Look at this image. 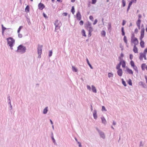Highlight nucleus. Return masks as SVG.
Returning <instances> with one entry per match:
<instances>
[{"label":"nucleus","mask_w":147,"mask_h":147,"mask_svg":"<svg viewBox=\"0 0 147 147\" xmlns=\"http://www.w3.org/2000/svg\"><path fill=\"white\" fill-rule=\"evenodd\" d=\"M26 49L25 47L22 45H19L17 47V52L20 53H24L26 51Z\"/></svg>","instance_id":"obj_1"},{"label":"nucleus","mask_w":147,"mask_h":147,"mask_svg":"<svg viewBox=\"0 0 147 147\" xmlns=\"http://www.w3.org/2000/svg\"><path fill=\"white\" fill-rule=\"evenodd\" d=\"M7 44L10 47V49L12 50L13 47L15 43V40L13 38L10 37L7 38Z\"/></svg>","instance_id":"obj_2"},{"label":"nucleus","mask_w":147,"mask_h":147,"mask_svg":"<svg viewBox=\"0 0 147 147\" xmlns=\"http://www.w3.org/2000/svg\"><path fill=\"white\" fill-rule=\"evenodd\" d=\"M54 25L55 27V31L58 32V30L60 28L61 26V23L60 22L57 20L55 21Z\"/></svg>","instance_id":"obj_3"},{"label":"nucleus","mask_w":147,"mask_h":147,"mask_svg":"<svg viewBox=\"0 0 147 147\" xmlns=\"http://www.w3.org/2000/svg\"><path fill=\"white\" fill-rule=\"evenodd\" d=\"M96 129L98 132V133L99 134L100 137L103 139H105V136L104 133L103 132L100 130L97 127L96 128Z\"/></svg>","instance_id":"obj_4"},{"label":"nucleus","mask_w":147,"mask_h":147,"mask_svg":"<svg viewBox=\"0 0 147 147\" xmlns=\"http://www.w3.org/2000/svg\"><path fill=\"white\" fill-rule=\"evenodd\" d=\"M43 46L39 44L38 45L37 52L39 55H41L42 53V49Z\"/></svg>","instance_id":"obj_5"},{"label":"nucleus","mask_w":147,"mask_h":147,"mask_svg":"<svg viewBox=\"0 0 147 147\" xmlns=\"http://www.w3.org/2000/svg\"><path fill=\"white\" fill-rule=\"evenodd\" d=\"M119 59L120 60V62H121L122 67L123 68L125 67L126 65L125 61L120 57H119Z\"/></svg>","instance_id":"obj_6"},{"label":"nucleus","mask_w":147,"mask_h":147,"mask_svg":"<svg viewBox=\"0 0 147 147\" xmlns=\"http://www.w3.org/2000/svg\"><path fill=\"white\" fill-rule=\"evenodd\" d=\"M131 42L134 43V45H136L138 44V41L136 38H134L133 39H131Z\"/></svg>","instance_id":"obj_7"},{"label":"nucleus","mask_w":147,"mask_h":147,"mask_svg":"<svg viewBox=\"0 0 147 147\" xmlns=\"http://www.w3.org/2000/svg\"><path fill=\"white\" fill-rule=\"evenodd\" d=\"M38 9L40 10H42L45 7L44 4L42 3H40L38 4Z\"/></svg>","instance_id":"obj_8"},{"label":"nucleus","mask_w":147,"mask_h":147,"mask_svg":"<svg viewBox=\"0 0 147 147\" xmlns=\"http://www.w3.org/2000/svg\"><path fill=\"white\" fill-rule=\"evenodd\" d=\"M76 19L77 20H80L81 18V15L80 14V12L78 11L76 15Z\"/></svg>","instance_id":"obj_9"},{"label":"nucleus","mask_w":147,"mask_h":147,"mask_svg":"<svg viewBox=\"0 0 147 147\" xmlns=\"http://www.w3.org/2000/svg\"><path fill=\"white\" fill-rule=\"evenodd\" d=\"M118 75L119 76H121L123 74V71L122 69L118 70L117 71Z\"/></svg>","instance_id":"obj_10"},{"label":"nucleus","mask_w":147,"mask_h":147,"mask_svg":"<svg viewBox=\"0 0 147 147\" xmlns=\"http://www.w3.org/2000/svg\"><path fill=\"white\" fill-rule=\"evenodd\" d=\"M93 114L94 118L96 119L97 118V111L96 110H94Z\"/></svg>","instance_id":"obj_11"},{"label":"nucleus","mask_w":147,"mask_h":147,"mask_svg":"<svg viewBox=\"0 0 147 147\" xmlns=\"http://www.w3.org/2000/svg\"><path fill=\"white\" fill-rule=\"evenodd\" d=\"M126 71L127 72V73H129V74L132 75L133 74V72L132 70L129 69L128 67H127L126 68Z\"/></svg>","instance_id":"obj_12"},{"label":"nucleus","mask_w":147,"mask_h":147,"mask_svg":"<svg viewBox=\"0 0 147 147\" xmlns=\"http://www.w3.org/2000/svg\"><path fill=\"white\" fill-rule=\"evenodd\" d=\"M85 27L86 28V29L88 30L89 31H93V29L92 27L91 26H85Z\"/></svg>","instance_id":"obj_13"},{"label":"nucleus","mask_w":147,"mask_h":147,"mask_svg":"<svg viewBox=\"0 0 147 147\" xmlns=\"http://www.w3.org/2000/svg\"><path fill=\"white\" fill-rule=\"evenodd\" d=\"M101 119L102 123L104 124H106L107 122L104 117H101Z\"/></svg>","instance_id":"obj_14"},{"label":"nucleus","mask_w":147,"mask_h":147,"mask_svg":"<svg viewBox=\"0 0 147 147\" xmlns=\"http://www.w3.org/2000/svg\"><path fill=\"white\" fill-rule=\"evenodd\" d=\"M133 51L135 53H138L137 48L135 45H134V46Z\"/></svg>","instance_id":"obj_15"},{"label":"nucleus","mask_w":147,"mask_h":147,"mask_svg":"<svg viewBox=\"0 0 147 147\" xmlns=\"http://www.w3.org/2000/svg\"><path fill=\"white\" fill-rule=\"evenodd\" d=\"M48 107H46L43 110V113L44 114H45L47 113V112L48 111Z\"/></svg>","instance_id":"obj_16"},{"label":"nucleus","mask_w":147,"mask_h":147,"mask_svg":"<svg viewBox=\"0 0 147 147\" xmlns=\"http://www.w3.org/2000/svg\"><path fill=\"white\" fill-rule=\"evenodd\" d=\"M141 40V41L140 42V46L141 47L143 48H144V41H143L142 40Z\"/></svg>","instance_id":"obj_17"},{"label":"nucleus","mask_w":147,"mask_h":147,"mask_svg":"<svg viewBox=\"0 0 147 147\" xmlns=\"http://www.w3.org/2000/svg\"><path fill=\"white\" fill-rule=\"evenodd\" d=\"M139 84L141 86H142V87L144 88H145L146 86L145 84L143 83L142 81H141L139 82Z\"/></svg>","instance_id":"obj_18"},{"label":"nucleus","mask_w":147,"mask_h":147,"mask_svg":"<svg viewBox=\"0 0 147 147\" xmlns=\"http://www.w3.org/2000/svg\"><path fill=\"white\" fill-rule=\"evenodd\" d=\"M144 54V53H140V56L139 57V58L140 60L142 61L143 60V56Z\"/></svg>","instance_id":"obj_19"},{"label":"nucleus","mask_w":147,"mask_h":147,"mask_svg":"<svg viewBox=\"0 0 147 147\" xmlns=\"http://www.w3.org/2000/svg\"><path fill=\"white\" fill-rule=\"evenodd\" d=\"M92 90L93 92L96 93L97 91L96 90V88L93 85H92Z\"/></svg>","instance_id":"obj_20"},{"label":"nucleus","mask_w":147,"mask_h":147,"mask_svg":"<svg viewBox=\"0 0 147 147\" xmlns=\"http://www.w3.org/2000/svg\"><path fill=\"white\" fill-rule=\"evenodd\" d=\"M86 61H87V64H88V65H89V66L90 67L91 69H93V67L90 64V62H89V61L88 60V59L87 58H86Z\"/></svg>","instance_id":"obj_21"},{"label":"nucleus","mask_w":147,"mask_h":147,"mask_svg":"<svg viewBox=\"0 0 147 147\" xmlns=\"http://www.w3.org/2000/svg\"><path fill=\"white\" fill-rule=\"evenodd\" d=\"M2 26V31H4L5 30H8V29H12L11 28H5V27H4L3 25V24L1 25Z\"/></svg>","instance_id":"obj_22"},{"label":"nucleus","mask_w":147,"mask_h":147,"mask_svg":"<svg viewBox=\"0 0 147 147\" xmlns=\"http://www.w3.org/2000/svg\"><path fill=\"white\" fill-rule=\"evenodd\" d=\"M29 9H30V7H29V6L28 5H27L26 6V7L25 8V11H26L27 12H29L30 11Z\"/></svg>","instance_id":"obj_23"},{"label":"nucleus","mask_w":147,"mask_h":147,"mask_svg":"<svg viewBox=\"0 0 147 147\" xmlns=\"http://www.w3.org/2000/svg\"><path fill=\"white\" fill-rule=\"evenodd\" d=\"M121 62H120L116 66V68L117 70L121 69L120 68L121 65Z\"/></svg>","instance_id":"obj_24"},{"label":"nucleus","mask_w":147,"mask_h":147,"mask_svg":"<svg viewBox=\"0 0 147 147\" xmlns=\"http://www.w3.org/2000/svg\"><path fill=\"white\" fill-rule=\"evenodd\" d=\"M82 33L83 36L85 37H86V34L85 31L83 29L82 30Z\"/></svg>","instance_id":"obj_25"},{"label":"nucleus","mask_w":147,"mask_h":147,"mask_svg":"<svg viewBox=\"0 0 147 147\" xmlns=\"http://www.w3.org/2000/svg\"><path fill=\"white\" fill-rule=\"evenodd\" d=\"M8 102L9 105H10L9 107V109L11 111L12 109V106L11 104V101H8Z\"/></svg>","instance_id":"obj_26"},{"label":"nucleus","mask_w":147,"mask_h":147,"mask_svg":"<svg viewBox=\"0 0 147 147\" xmlns=\"http://www.w3.org/2000/svg\"><path fill=\"white\" fill-rule=\"evenodd\" d=\"M122 6L123 7H124L126 5V2L124 0H122Z\"/></svg>","instance_id":"obj_27"},{"label":"nucleus","mask_w":147,"mask_h":147,"mask_svg":"<svg viewBox=\"0 0 147 147\" xmlns=\"http://www.w3.org/2000/svg\"><path fill=\"white\" fill-rule=\"evenodd\" d=\"M72 70L73 71L75 72H77L78 71L77 69L73 66H72Z\"/></svg>","instance_id":"obj_28"},{"label":"nucleus","mask_w":147,"mask_h":147,"mask_svg":"<svg viewBox=\"0 0 147 147\" xmlns=\"http://www.w3.org/2000/svg\"><path fill=\"white\" fill-rule=\"evenodd\" d=\"M121 81H122V84H123L125 86H127V84H126L124 80L123 79H121Z\"/></svg>","instance_id":"obj_29"},{"label":"nucleus","mask_w":147,"mask_h":147,"mask_svg":"<svg viewBox=\"0 0 147 147\" xmlns=\"http://www.w3.org/2000/svg\"><path fill=\"white\" fill-rule=\"evenodd\" d=\"M146 66V64L145 63H143L141 65V68L143 70L145 69V67Z\"/></svg>","instance_id":"obj_30"},{"label":"nucleus","mask_w":147,"mask_h":147,"mask_svg":"<svg viewBox=\"0 0 147 147\" xmlns=\"http://www.w3.org/2000/svg\"><path fill=\"white\" fill-rule=\"evenodd\" d=\"M128 84L130 86L132 85V81L131 79H129L127 82Z\"/></svg>","instance_id":"obj_31"},{"label":"nucleus","mask_w":147,"mask_h":147,"mask_svg":"<svg viewBox=\"0 0 147 147\" xmlns=\"http://www.w3.org/2000/svg\"><path fill=\"white\" fill-rule=\"evenodd\" d=\"M130 64L131 66L132 67H134V66L135 65L134 62L132 60L130 62Z\"/></svg>","instance_id":"obj_32"},{"label":"nucleus","mask_w":147,"mask_h":147,"mask_svg":"<svg viewBox=\"0 0 147 147\" xmlns=\"http://www.w3.org/2000/svg\"><path fill=\"white\" fill-rule=\"evenodd\" d=\"M71 12L73 14L75 12L74 8V6H73L71 7Z\"/></svg>","instance_id":"obj_33"},{"label":"nucleus","mask_w":147,"mask_h":147,"mask_svg":"<svg viewBox=\"0 0 147 147\" xmlns=\"http://www.w3.org/2000/svg\"><path fill=\"white\" fill-rule=\"evenodd\" d=\"M144 36V34L141 33V35L140 37V40H142Z\"/></svg>","instance_id":"obj_34"},{"label":"nucleus","mask_w":147,"mask_h":147,"mask_svg":"<svg viewBox=\"0 0 147 147\" xmlns=\"http://www.w3.org/2000/svg\"><path fill=\"white\" fill-rule=\"evenodd\" d=\"M123 40L124 42L126 44H127V38L125 36H124L123 38Z\"/></svg>","instance_id":"obj_35"},{"label":"nucleus","mask_w":147,"mask_h":147,"mask_svg":"<svg viewBox=\"0 0 147 147\" xmlns=\"http://www.w3.org/2000/svg\"><path fill=\"white\" fill-rule=\"evenodd\" d=\"M101 34L104 36H105L106 35V32L104 30H102L101 32Z\"/></svg>","instance_id":"obj_36"},{"label":"nucleus","mask_w":147,"mask_h":147,"mask_svg":"<svg viewBox=\"0 0 147 147\" xmlns=\"http://www.w3.org/2000/svg\"><path fill=\"white\" fill-rule=\"evenodd\" d=\"M141 20L140 19H138V20L136 22V25H140V23H141Z\"/></svg>","instance_id":"obj_37"},{"label":"nucleus","mask_w":147,"mask_h":147,"mask_svg":"<svg viewBox=\"0 0 147 147\" xmlns=\"http://www.w3.org/2000/svg\"><path fill=\"white\" fill-rule=\"evenodd\" d=\"M22 28H23V26H21L19 27L18 28V30L17 31L18 33H19L20 32L21 29H22Z\"/></svg>","instance_id":"obj_38"},{"label":"nucleus","mask_w":147,"mask_h":147,"mask_svg":"<svg viewBox=\"0 0 147 147\" xmlns=\"http://www.w3.org/2000/svg\"><path fill=\"white\" fill-rule=\"evenodd\" d=\"M108 77L109 78H110L111 77H113V74H112V73H108Z\"/></svg>","instance_id":"obj_39"},{"label":"nucleus","mask_w":147,"mask_h":147,"mask_svg":"<svg viewBox=\"0 0 147 147\" xmlns=\"http://www.w3.org/2000/svg\"><path fill=\"white\" fill-rule=\"evenodd\" d=\"M111 24L110 23H108V30H111Z\"/></svg>","instance_id":"obj_40"},{"label":"nucleus","mask_w":147,"mask_h":147,"mask_svg":"<svg viewBox=\"0 0 147 147\" xmlns=\"http://www.w3.org/2000/svg\"><path fill=\"white\" fill-rule=\"evenodd\" d=\"M134 69L135 70V71L137 72H138V70L137 67L135 65L134 67H133Z\"/></svg>","instance_id":"obj_41"},{"label":"nucleus","mask_w":147,"mask_h":147,"mask_svg":"<svg viewBox=\"0 0 147 147\" xmlns=\"http://www.w3.org/2000/svg\"><path fill=\"white\" fill-rule=\"evenodd\" d=\"M51 139H52V140L53 141V143L55 145L56 144V141L55 140V139L54 137H52V138H51Z\"/></svg>","instance_id":"obj_42"},{"label":"nucleus","mask_w":147,"mask_h":147,"mask_svg":"<svg viewBox=\"0 0 147 147\" xmlns=\"http://www.w3.org/2000/svg\"><path fill=\"white\" fill-rule=\"evenodd\" d=\"M102 111H107V109H106L105 107L104 106H102Z\"/></svg>","instance_id":"obj_43"},{"label":"nucleus","mask_w":147,"mask_h":147,"mask_svg":"<svg viewBox=\"0 0 147 147\" xmlns=\"http://www.w3.org/2000/svg\"><path fill=\"white\" fill-rule=\"evenodd\" d=\"M52 53H53L52 51L51 50L49 51V57H51V56L52 55Z\"/></svg>","instance_id":"obj_44"},{"label":"nucleus","mask_w":147,"mask_h":147,"mask_svg":"<svg viewBox=\"0 0 147 147\" xmlns=\"http://www.w3.org/2000/svg\"><path fill=\"white\" fill-rule=\"evenodd\" d=\"M93 31H88V37H90L91 35V32Z\"/></svg>","instance_id":"obj_45"},{"label":"nucleus","mask_w":147,"mask_h":147,"mask_svg":"<svg viewBox=\"0 0 147 147\" xmlns=\"http://www.w3.org/2000/svg\"><path fill=\"white\" fill-rule=\"evenodd\" d=\"M144 28H142L141 30V33L144 34Z\"/></svg>","instance_id":"obj_46"},{"label":"nucleus","mask_w":147,"mask_h":147,"mask_svg":"<svg viewBox=\"0 0 147 147\" xmlns=\"http://www.w3.org/2000/svg\"><path fill=\"white\" fill-rule=\"evenodd\" d=\"M96 2V0H92V4H95Z\"/></svg>","instance_id":"obj_47"},{"label":"nucleus","mask_w":147,"mask_h":147,"mask_svg":"<svg viewBox=\"0 0 147 147\" xmlns=\"http://www.w3.org/2000/svg\"><path fill=\"white\" fill-rule=\"evenodd\" d=\"M18 33V36L19 38H21L22 37V34H20V33Z\"/></svg>","instance_id":"obj_48"},{"label":"nucleus","mask_w":147,"mask_h":147,"mask_svg":"<svg viewBox=\"0 0 147 147\" xmlns=\"http://www.w3.org/2000/svg\"><path fill=\"white\" fill-rule=\"evenodd\" d=\"M84 24V22L82 20H81L79 22V24L80 25L82 26Z\"/></svg>","instance_id":"obj_49"},{"label":"nucleus","mask_w":147,"mask_h":147,"mask_svg":"<svg viewBox=\"0 0 147 147\" xmlns=\"http://www.w3.org/2000/svg\"><path fill=\"white\" fill-rule=\"evenodd\" d=\"M43 16L45 18H48V17L47 16V15L44 13H43Z\"/></svg>","instance_id":"obj_50"},{"label":"nucleus","mask_w":147,"mask_h":147,"mask_svg":"<svg viewBox=\"0 0 147 147\" xmlns=\"http://www.w3.org/2000/svg\"><path fill=\"white\" fill-rule=\"evenodd\" d=\"M144 143H142V141H141L140 142V146H144Z\"/></svg>","instance_id":"obj_51"},{"label":"nucleus","mask_w":147,"mask_h":147,"mask_svg":"<svg viewBox=\"0 0 147 147\" xmlns=\"http://www.w3.org/2000/svg\"><path fill=\"white\" fill-rule=\"evenodd\" d=\"M86 26H91V24L89 22H88V24L86 25Z\"/></svg>","instance_id":"obj_52"},{"label":"nucleus","mask_w":147,"mask_h":147,"mask_svg":"<svg viewBox=\"0 0 147 147\" xmlns=\"http://www.w3.org/2000/svg\"><path fill=\"white\" fill-rule=\"evenodd\" d=\"M125 23H126V21L124 20H123V21L122 25L123 26H124L125 25Z\"/></svg>","instance_id":"obj_53"},{"label":"nucleus","mask_w":147,"mask_h":147,"mask_svg":"<svg viewBox=\"0 0 147 147\" xmlns=\"http://www.w3.org/2000/svg\"><path fill=\"white\" fill-rule=\"evenodd\" d=\"M97 22V20L96 19H95L94 21V22L93 23V25L96 24Z\"/></svg>","instance_id":"obj_54"},{"label":"nucleus","mask_w":147,"mask_h":147,"mask_svg":"<svg viewBox=\"0 0 147 147\" xmlns=\"http://www.w3.org/2000/svg\"><path fill=\"white\" fill-rule=\"evenodd\" d=\"M89 19L92 21H93V18L92 16H90L89 17Z\"/></svg>","instance_id":"obj_55"},{"label":"nucleus","mask_w":147,"mask_h":147,"mask_svg":"<svg viewBox=\"0 0 147 147\" xmlns=\"http://www.w3.org/2000/svg\"><path fill=\"white\" fill-rule=\"evenodd\" d=\"M119 47H120L121 49V50H123V46L122 45V44L121 43H120V45H119Z\"/></svg>","instance_id":"obj_56"},{"label":"nucleus","mask_w":147,"mask_h":147,"mask_svg":"<svg viewBox=\"0 0 147 147\" xmlns=\"http://www.w3.org/2000/svg\"><path fill=\"white\" fill-rule=\"evenodd\" d=\"M133 57V56L132 54H130L129 55V58L131 60Z\"/></svg>","instance_id":"obj_57"},{"label":"nucleus","mask_w":147,"mask_h":147,"mask_svg":"<svg viewBox=\"0 0 147 147\" xmlns=\"http://www.w3.org/2000/svg\"><path fill=\"white\" fill-rule=\"evenodd\" d=\"M87 89L89 90H90L91 89V87H90V86H89V85H87Z\"/></svg>","instance_id":"obj_58"},{"label":"nucleus","mask_w":147,"mask_h":147,"mask_svg":"<svg viewBox=\"0 0 147 147\" xmlns=\"http://www.w3.org/2000/svg\"><path fill=\"white\" fill-rule=\"evenodd\" d=\"M78 144H79V146L80 147H82V145H81V143L80 142H78Z\"/></svg>","instance_id":"obj_59"},{"label":"nucleus","mask_w":147,"mask_h":147,"mask_svg":"<svg viewBox=\"0 0 147 147\" xmlns=\"http://www.w3.org/2000/svg\"><path fill=\"white\" fill-rule=\"evenodd\" d=\"M67 14V13H63L62 14V15L64 16H66Z\"/></svg>","instance_id":"obj_60"},{"label":"nucleus","mask_w":147,"mask_h":147,"mask_svg":"<svg viewBox=\"0 0 147 147\" xmlns=\"http://www.w3.org/2000/svg\"><path fill=\"white\" fill-rule=\"evenodd\" d=\"M143 57L144 59L145 60H146V54H144L143 56Z\"/></svg>","instance_id":"obj_61"},{"label":"nucleus","mask_w":147,"mask_h":147,"mask_svg":"<svg viewBox=\"0 0 147 147\" xmlns=\"http://www.w3.org/2000/svg\"><path fill=\"white\" fill-rule=\"evenodd\" d=\"M134 2V1H130V2H129V4H130V5H131L132 3Z\"/></svg>","instance_id":"obj_62"},{"label":"nucleus","mask_w":147,"mask_h":147,"mask_svg":"<svg viewBox=\"0 0 147 147\" xmlns=\"http://www.w3.org/2000/svg\"><path fill=\"white\" fill-rule=\"evenodd\" d=\"M144 54L145 53L146 54V53H147V48L145 49V50H144Z\"/></svg>","instance_id":"obj_63"},{"label":"nucleus","mask_w":147,"mask_h":147,"mask_svg":"<svg viewBox=\"0 0 147 147\" xmlns=\"http://www.w3.org/2000/svg\"><path fill=\"white\" fill-rule=\"evenodd\" d=\"M130 7L128 6L127 8V12H128V11H129V9H130Z\"/></svg>","instance_id":"obj_64"}]
</instances>
